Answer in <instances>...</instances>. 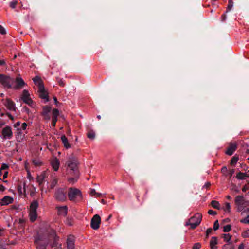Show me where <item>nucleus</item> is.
<instances>
[{"mask_svg": "<svg viewBox=\"0 0 249 249\" xmlns=\"http://www.w3.org/2000/svg\"><path fill=\"white\" fill-rule=\"evenodd\" d=\"M27 123H23L21 124V127L20 128H21L22 130L23 131L26 130V128H27Z\"/></svg>", "mask_w": 249, "mask_h": 249, "instance_id": "46", "label": "nucleus"}, {"mask_svg": "<svg viewBox=\"0 0 249 249\" xmlns=\"http://www.w3.org/2000/svg\"><path fill=\"white\" fill-rule=\"evenodd\" d=\"M236 149L237 144L236 143H231L226 151V154L228 155H231Z\"/></svg>", "mask_w": 249, "mask_h": 249, "instance_id": "20", "label": "nucleus"}, {"mask_svg": "<svg viewBox=\"0 0 249 249\" xmlns=\"http://www.w3.org/2000/svg\"><path fill=\"white\" fill-rule=\"evenodd\" d=\"M219 228V223L218 220H216L213 224V230L214 231L217 230Z\"/></svg>", "mask_w": 249, "mask_h": 249, "instance_id": "44", "label": "nucleus"}, {"mask_svg": "<svg viewBox=\"0 0 249 249\" xmlns=\"http://www.w3.org/2000/svg\"><path fill=\"white\" fill-rule=\"evenodd\" d=\"M243 213H249V205L245 208V210L241 212V213L243 214Z\"/></svg>", "mask_w": 249, "mask_h": 249, "instance_id": "55", "label": "nucleus"}, {"mask_svg": "<svg viewBox=\"0 0 249 249\" xmlns=\"http://www.w3.org/2000/svg\"><path fill=\"white\" fill-rule=\"evenodd\" d=\"M33 162L35 165L38 166H40L42 164V163L40 161V160H37V159H34L33 160Z\"/></svg>", "mask_w": 249, "mask_h": 249, "instance_id": "41", "label": "nucleus"}, {"mask_svg": "<svg viewBox=\"0 0 249 249\" xmlns=\"http://www.w3.org/2000/svg\"><path fill=\"white\" fill-rule=\"evenodd\" d=\"M35 238V243L36 249H46V246L51 241L53 240V243H50L51 247L55 246L56 243L58 240L54 230L48 227L45 230L41 231Z\"/></svg>", "mask_w": 249, "mask_h": 249, "instance_id": "1", "label": "nucleus"}, {"mask_svg": "<svg viewBox=\"0 0 249 249\" xmlns=\"http://www.w3.org/2000/svg\"><path fill=\"white\" fill-rule=\"evenodd\" d=\"M101 220L100 216L96 214L93 216L91 220V227L94 230H97L99 228Z\"/></svg>", "mask_w": 249, "mask_h": 249, "instance_id": "12", "label": "nucleus"}, {"mask_svg": "<svg viewBox=\"0 0 249 249\" xmlns=\"http://www.w3.org/2000/svg\"><path fill=\"white\" fill-rule=\"evenodd\" d=\"M95 136V134L94 131H89L87 133V137L88 138L90 139H94Z\"/></svg>", "mask_w": 249, "mask_h": 249, "instance_id": "33", "label": "nucleus"}, {"mask_svg": "<svg viewBox=\"0 0 249 249\" xmlns=\"http://www.w3.org/2000/svg\"><path fill=\"white\" fill-rule=\"evenodd\" d=\"M14 199L13 197L7 196L3 197L0 201V205L1 206L7 205L9 204H11L13 202Z\"/></svg>", "mask_w": 249, "mask_h": 249, "instance_id": "17", "label": "nucleus"}, {"mask_svg": "<svg viewBox=\"0 0 249 249\" xmlns=\"http://www.w3.org/2000/svg\"><path fill=\"white\" fill-rule=\"evenodd\" d=\"M224 249H234V248L232 245L227 244L223 246Z\"/></svg>", "mask_w": 249, "mask_h": 249, "instance_id": "38", "label": "nucleus"}, {"mask_svg": "<svg viewBox=\"0 0 249 249\" xmlns=\"http://www.w3.org/2000/svg\"><path fill=\"white\" fill-rule=\"evenodd\" d=\"M244 249V245L243 243H242L239 246L238 249Z\"/></svg>", "mask_w": 249, "mask_h": 249, "instance_id": "61", "label": "nucleus"}, {"mask_svg": "<svg viewBox=\"0 0 249 249\" xmlns=\"http://www.w3.org/2000/svg\"><path fill=\"white\" fill-rule=\"evenodd\" d=\"M69 170L71 174L74 173L77 175V173H78L76 160L73 156L70 157L67 161V170L69 171Z\"/></svg>", "mask_w": 249, "mask_h": 249, "instance_id": "8", "label": "nucleus"}, {"mask_svg": "<svg viewBox=\"0 0 249 249\" xmlns=\"http://www.w3.org/2000/svg\"><path fill=\"white\" fill-rule=\"evenodd\" d=\"M5 187L3 185L0 184V191L3 192L5 190Z\"/></svg>", "mask_w": 249, "mask_h": 249, "instance_id": "58", "label": "nucleus"}, {"mask_svg": "<svg viewBox=\"0 0 249 249\" xmlns=\"http://www.w3.org/2000/svg\"><path fill=\"white\" fill-rule=\"evenodd\" d=\"M0 83L5 88H12V85L14 83V79L9 76L0 74Z\"/></svg>", "mask_w": 249, "mask_h": 249, "instance_id": "6", "label": "nucleus"}, {"mask_svg": "<svg viewBox=\"0 0 249 249\" xmlns=\"http://www.w3.org/2000/svg\"><path fill=\"white\" fill-rule=\"evenodd\" d=\"M3 104L8 110L12 111H16V107L15 104L11 100L6 99L3 102Z\"/></svg>", "mask_w": 249, "mask_h": 249, "instance_id": "16", "label": "nucleus"}, {"mask_svg": "<svg viewBox=\"0 0 249 249\" xmlns=\"http://www.w3.org/2000/svg\"><path fill=\"white\" fill-rule=\"evenodd\" d=\"M208 213L210 215H214L217 214V213L215 211H213L212 210H209Z\"/></svg>", "mask_w": 249, "mask_h": 249, "instance_id": "50", "label": "nucleus"}, {"mask_svg": "<svg viewBox=\"0 0 249 249\" xmlns=\"http://www.w3.org/2000/svg\"><path fill=\"white\" fill-rule=\"evenodd\" d=\"M20 125H21L20 122L19 121H18L14 124L13 126L15 128H17Z\"/></svg>", "mask_w": 249, "mask_h": 249, "instance_id": "53", "label": "nucleus"}, {"mask_svg": "<svg viewBox=\"0 0 249 249\" xmlns=\"http://www.w3.org/2000/svg\"><path fill=\"white\" fill-rule=\"evenodd\" d=\"M26 85V83L22 78L20 77H17L14 79V83L12 85V88L15 89H19L23 88Z\"/></svg>", "mask_w": 249, "mask_h": 249, "instance_id": "13", "label": "nucleus"}, {"mask_svg": "<svg viewBox=\"0 0 249 249\" xmlns=\"http://www.w3.org/2000/svg\"><path fill=\"white\" fill-rule=\"evenodd\" d=\"M27 132H24L21 128H17L15 133V138L16 141L18 142H23L25 140V135Z\"/></svg>", "mask_w": 249, "mask_h": 249, "instance_id": "11", "label": "nucleus"}, {"mask_svg": "<svg viewBox=\"0 0 249 249\" xmlns=\"http://www.w3.org/2000/svg\"><path fill=\"white\" fill-rule=\"evenodd\" d=\"M248 190H249V182L242 188V191L244 192H246Z\"/></svg>", "mask_w": 249, "mask_h": 249, "instance_id": "45", "label": "nucleus"}, {"mask_svg": "<svg viewBox=\"0 0 249 249\" xmlns=\"http://www.w3.org/2000/svg\"><path fill=\"white\" fill-rule=\"evenodd\" d=\"M52 110L51 107L48 106H43L42 107V111L41 113V115L43 116V119L46 121L50 120V112Z\"/></svg>", "mask_w": 249, "mask_h": 249, "instance_id": "14", "label": "nucleus"}, {"mask_svg": "<svg viewBox=\"0 0 249 249\" xmlns=\"http://www.w3.org/2000/svg\"><path fill=\"white\" fill-rule=\"evenodd\" d=\"M53 99H54V101L55 104L57 105L58 102L57 101L56 97H53Z\"/></svg>", "mask_w": 249, "mask_h": 249, "instance_id": "64", "label": "nucleus"}, {"mask_svg": "<svg viewBox=\"0 0 249 249\" xmlns=\"http://www.w3.org/2000/svg\"><path fill=\"white\" fill-rule=\"evenodd\" d=\"M202 215L201 213H196L186 222L185 225L190 226V228L194 229L200 224L202 220Z\"/></svg>", "mask_w": 249, "mask_h": 249, "instance_id": "4", "label": "nucleus"}, {"mask_svg": "<svg viewBox=\"0 0 249 249\" xmlns=\"http://www.w3.org/2000/svg\"><path fill=\"white\" fill-rule=\"evenodd\" d=\"M51 164L54 171H58L60 166V162L57 158H55L52 159L51 161Z\"/></svg>", "mask_w": 249, "mask_h": 249, "instance_id": "21", "label": "nucleus"}, {"mask_svg": "<svg viewBox=\"0 0 249 249\" xmlns=\"http://www.w3.org/2000/svg\"><path fill=\"white\" fill-rule=\"evenodd\" d=\"M56 208L57 210L58 215L63 216L67 215L68 213V207L67 206H57Z\"/></svg>", "mask_w": 249, "mask_h": 249, "instance_id": "18", "label": "nucleus"}, {"mask_svg": "<svg viewBox=\"0 0 249 249\" xmlns=\"http://www.w3.org/2000/svg\"><path fill=\"white\" fill-rule=\"evenodd\" d=\"M39 97L45 100V102H46L48 101V96L47 92L45 91L44 87L43 88L42 90H39Z\"/></svg>", "mask_w": 249, "mask_h": 249, "instance_id": "22", "label": "nucleus"}, {"mask_svg": "<svg viewBox=\"0 0 249 249\" xmlns=\"http://www.w3.org/2000/svg\"><path fill=\"white\" fill-rule=\"evenodd\" d=\"M248 177L249 176L246 173H242L240 172L236 175V178L238 179H245Z\"/></svg>", "mask_w": 249, "mask_h": 249, "instance_id": "27", "label": "nucleus"}, {"mask_svg": "<svg viewBox=\"0 0 249 249\" xmlns=\"http://www.w3.org/2000/svg\"><path fill=\"white\" fill-rule=\"evenodd\" d=\"M238 160H239L238 157L236 156H233L231 160V165H235L236 164V163L237 162V161H238Z\"/></svg>", "mask_w": 249, "mask_h": 249, "instance_id": "30", "label": "nucleus"}, {"mask_svg": "<svg viewBox=\"0 0 249 249\" xmlns=\"http://www.w3.org/2000/svg\"><path fill=\"white\" fill-rule=\"evenodd\" d=\"M55 197L59 201H64L66 200V192L63 188L58 189L55 193Z\"/></svg>", "mask_w": 249, "mask_h": 249, "instance_id": "10", "label": "nucleus"}, {"mask_svg": "<svg viewBox=\"0 0 249 249\" xmlns=\"http://www.w3.org/2000/svg\"><path fill=\"white\" fill-rule=\"evenodd\" d=\"M90 194L92 196H95V195L97 194V193H96L95 190L94 189L91 190Z\"/></svg>", "mask_w": 249, "mask_h": 249, "instance_id": "57", "label": "nucleus"}, {"mask_svg": "<svg viewBox=\"0 0 249 249\" xmlns=\"http://www.w3.org/2000/svg\"><path fill=\"white\" fill-rule=\"evenodd\" d=\"M235 204L237 211L241 212L245 210V208L249 205V201L246 200L243 196L238 195L235 198Z\"/></svg>", "mask_w": 249, "mask_h": 249, "instance_id": "3", "label": "nucleus"}, {"mask_svg": "<svg viewBox=\"0 0 249 249\" xmlns=\"http://www.w3.org/2000/svg\"><path fill=\"white\" fill-rule=\"evenodd\" d=\"M17 4V1L16 0H13L10 3V6L12 8H15L16 5Z\"/></svg>", "mask_w": 249, "mask_h": 249, "instance_id": "43", "label": "nucleus"}, {"mask_svg": "<svg viewBox=\"0 0 249 249\" xmlns=\"http://www.w3.org/2000/svg\"><path fill=\"white\" fill-rule=\"evenodd\" d=\"M5 65V62L4 60H0V65L3 66Z\"/></svg>", "mask_w": 249, "mask_h": 249, "instance_id": "60", "label": "nucleus"}, {"mask_svg": "<svg viewBox=\"0 0 249 249\" xmlns=\"http://www.w3.org/2000/svg\"><path fill=\"white\" fill-rule=\"evenodd\" d=\"M20 99L24 103L27 104L31 107L34 108L35 107V103L32 100L31 95L27 90H23L21 95Z\"/></svg>", "mask_w": 249, "mask_h": 249, "instance_id": "7", "label": "nucleus"}, {"mask_svg": "<svg viewBox=\"0 0 249 249\" xmlns=\"http://www.w3.org/2000/svg\"><path fill=\"white\" fill-rule=\"evenodd\" d=\"M222 238H223V240L225 242H229L231 239V236L228 233L224 234L222 235Z\"/></svg>", "mask_w": 249, "mask_h": 249, "instance_id": "29", "label": "nucleus"}, {"mask_svg": "<svg viewBox=\"0 0 249 249\" xmlns=\"http://www.w3.org/2000/svg\"><path fill=\"white\" fill-rule=\"evenodd\" d=\"M59 115V111L57 109L54 108V109H53L52 119H57Z\"/></svg>", "mask_w": 249, "mask_h": 249, "instance_id": "28", "label": "nucleus"}, {"mask_svg": "<svg viewBox=\"0 0 249 249\" xmlns=\"http://www.w3.org/2000/svg\"><path fill=\"white\" fill-rule=\"evenodd\" d=\"M33 80L35 84L38 87L39 90H42L44 87L42 81L40 77L36 76L33 79Z\"/></svg>", "mask_w": 249, "mask_h": 249, "instance_id": "19", "label": "nucleus"}, {"mask_svg": "<svg viewBox=\"0 0 249 249\" xmlns=\"http://www.w3.org/2000/svg\"><path fill=\"white\" fill-rule=\"evenodd\" d=\"M240 222L245 224H249V214L245 218L241 219Z\"/></svg>", "mask_w": 249, "mask_h": 249, "instance_id": "34", "label": "nucleus"}, {"mask_svg": "<svg viewBox=\"0 0 249 249\" xmlns=\"http://www.w3.org/2000/svg\"><path fill=\"white\" fill-rule=\"evenodd\" d=\"M211 186V184L210 182H207L204 185L203 188H205L206 189H208Z\"/></svg>", "mask_w": 249, "mask_h": 249, "instance_id": "54", "label": "nucleus"}, {"mask_svg": "<svg viewBox=\"0 0 249 249\" xmlns=\"http://www.w3.org/2000/svg\"><path fill=\"white\" fill-rule=\"evenodd\" d=\"M226 18H227V16H226V14H223L222 15V16L221 17V21L222 22H224L226 20Z\"/></svg>", "mask_w": 249, "mask_h": 249, "instance_id": "51", "label": "nucleus"}, {"mask_svg": "<svg viewBox=\"0 0 249 249\" xmlns=\"http://www.w3.org/2000/svg\"><path fill=\"white\" fill-rule=\"evenodd\" d=\"M25 183H24L23 189L22 188V185L21 184H18V185L17 190H18V193H19V194L20 195H25Z\"/></svg>", "mask_w": 249, "mask_h": 249, "instance_id": "26", "label": "nucleus"}, {"mask_svg": "<svg viewBox=\"0 0 249 249\" xmlns=\"http://www.w3.org/2000/svg\"><path fill=\"white\" fill-rule=\"evenodd\" d=\"M58 83H59V85H60L62 87H64L65 86V83L64 82V81L62 79H60L58 81Z\"/></svg>", "mask_w": 249, "mask_h": 249, "instance_id": "56", "label": "nucleus"}, {"mask_svg": "<svg viewBox=\"0 0 249 249\" xmlns=\"http://www.w3.org/2000/svg\"><path fill=\"white\" fill-rule=\"evenodd\" d=\"M213 231V229L212 228H209L206 231V235L208 236L210 234L212 233Z\"/></svg>", "mask_w": 249, "mask_h": 249, "instance_id": "49", "label": "nucleus"}, {"mask_svg": "<svg viewBox=\"0 0 249 249\" xmlns=\"http://www.w3.org/2000/svg\"><path fill=\"white\" fill-rule=\"evenodd\" d=\"M57 183V179L56 178H54V179H53L52 181H51V184H50L51 188H52V189L53 188L56 186Z\"/></svg>", "mask_w": 249, "mask_h": 249, "instance_id": "36", "label": "nucleus"}, {"mask_svg": "<svg viewBox=\"0 0 249 249\" xmlns=\"http://www.w3.org/2000/svg\"><path fill=\"white\" fill-rule=\"evenodd\" d=\"M73 175L74 176V178H71L69 179V181L70 183H74L77 180L78 177V173H77V175L73 173Z\"/></svg>", "mask_w": 249, "mask_h": 249, "instance_id": "32", "label": "nucleus"}, {"mask_svg": "<svg viewBox=\"0 0 249 249\" xmlns=\"http://www.w3.org/2000/svg\"><path fill=\"white\" fill-rule=\"evenodd\" d=\"M46 172H42L40 175H38L37 177V181L39 183V184H41L44 181L45 178L46 177Z\"/></svg>", "mask_w": 249, "mask_h": 249, "instance_id": "25", "label": "nucleus"}, {"mask_svg": "<svg viewBox=\"0 0 249 249\" xmlns=\"http://www.w3.org/2000/svg\"><path fill=\"white\" fill-rule=\"evenodd\" d=\"M242 236L243 238L249 237V229L244 231L242 233Z\"/></svg>", "mask_w": 249, "mask_h": 249, "instance_id": "37", "label": "nucleus"}, {"mask_svg": "<svg viewBox=\"0 0 249 249\" xmlns=\"http://www.w3.org/2000/svg\"><path fill=\"white\" fill-rule=\"evenodd\" d=\"M2 125L0 124V137L3 140L11 139L13 136L12 127L8 125L2 127Z\"/></svg>", "mask_w": 249, "mask_h": 249, "instance_id": "2", "label": "nucleus"}, {"mask_svg": "<svg viewBox=\"0 0 249 249\" xmlns=\"http://www.w3.org/2000/svg\"><path fill=\"white\" fill-rule=\"evenodd\" d=\"M3 229L0 228V236L2 235Z\"/></svg>", "mask_w": 249, "mask_h": 249, "instance_id": "63", "label": "nucleus"}, {"mask_svg": "<svg viewBox=\"0 0 249 249\" xmlns=\"http://www.w3.org/2000/svg\"><path fill=\"white\" fill-rule=\"evenodd\" d=\"M224 211L225 212H230L231 211V206L230 204L228 202H226L225 204Z\"/></svg>", "mask_w": 249, "mask_h": 249, "instance_id": "35", "label": "nucleus"}, {"mask_svg": "<svg viewBox=\"0 0 249 249\" xmlns=\"http://www.w3.org/2000/svg\"><path fill=\"white\" fill-rule=\"evenodd\" d=\"M68 195L69 199L72 201H80L82 198L80 191L76 188H70Z\"/></svg>", "mask_w": 249, "mask_h": 249, "instance_id": "5", "label": "nucleus"}, {"mask_svg": "<svg viewBox=\"0 0 249 249\" xmlns=\"http://www.w3.org/2000/svg\"><path fill=\"white\" fill-rule=\"evenodd\" d=\"M61 139L64 147L67 149L70 148L71 147V144L69 143L68 139L66 136H62Z\"/></svg>", "mask_w": 249, "mask_h": 249, "instance_id": "24", "label": "nucleus"}, {"mask_svg": "<svg viewBox=\"0 0 249 249\" xmlns=\"http://www.w3.org/2000/svg\"><path fill=\"white\" fill-rule=\"evenodd\" d=\"M8 168V166L7 164H6L5 163H2L1 166L0 170H6V169H7Z\"/></svg>", "mask_w": 249, "mask_h": 249, "instance_id": "48", "label": "nucleus"}, {"mask_svg": "<svg viewBox=\"0 0 249 249\" xmlns=\"http://www.w3.org/2000/svg\"><path fill=\"white\" fill-rule=\"evenodd\" d=\"M57 121V119H52V125L53 127L55 126Z\"/></svg>", "mask_w": 249, "mask_h": 249, "instance_id": "52", "label": "nucleus"}, {"mask_svg": "<svg viewBox=\"0 0 249 249\" xmlns=\"http://www.w3.org/2000/svg\"><path fill=\"white\" fill-rule=\"evenodd\" d=\"M75 237L74 236L70 235L67 239V248L68 249H74L75 248Z\"/></svg>", "mask_w": 249, "mask_h": 249, "instance_id": "15", "label": "nucleus"}, {"mask_svg": "<svg viewBox=\"0 0 249 249\" xmlns=\"http://www.w3.org/2000/svg\"><path fill=\"white\" fill-rule=\"evenodd\" d=\"M8 175V172L6 171L4 172V175L3 176V179H4L5 178H7Z\"/></svg>", "mask_w": 249, "mask_h": 249, "instance_id": "59", "label": "nucleus"}, {"mask_svg": "<svg viewBox=\"0 0 249 249\" xmlns=\"http://www.w3.org/2000/svg\"><path fill=\"white\" fill-rule=\"evenodd\" d=\"M27 178H28L29 179V180H31V179L32 178V177H31V174L30 173H28V176H27Z\"/></svg>", "mask_w": 249, "mask_h": 249, "instance_id": "62", "label": "nucleus"}, {"mask_svg": "<svg viewBox=\"0 0 249 249\" xmlns=\"http://www.w3.org/2000/svg\"><path fill=\"white\" fill-rule=\"evenodd\" d=\"M38 203L36 200L33 201L30 205L29 216L30 220L34 222L37 218L36 209L38 208Z\"/></svg>", "mask_w": 249, "mask_h": 249, "instance_id": "9", "label": "nucleus"}, {"mask_svg": "<svg viewBox=\"0 0 249 249\" xmlns=\"http://www.w3.org/2000/svg\"><path fill=\"white\" fill-rule=\"evenodd\" d=\"M211 205L212 207L215 209H220V204L218 201L213 200L211 202Z\"/></svg>", "mask_w": 249, "mask_h": 249, "instance_id": "31", "label": "nucleus"}, {"mask_svg": "<svg viewBox=\"0 0 249 249\" xmlns=\"http://www.w3.org/2000/svg\"><path fill=\"white\" fill-rule=\"evenodd\" d=\"M233 2L232 0H228V5L227 7V9L228 11H230L231 9L233 6Z\"/></svg>", "mask_w": 249, "mask_h": 249, "instance_id": "39", "label": "nucleus"}, {"mask_svg": "<svg viewBox=\"0 0 249 249\" xmlns=\"http://www.w3.org/2000/svg\"><path fill=\"white\" fill-rule=\"evenodd\" d=\"M217 240L216 237H212L210 243L211 249H217Z\"/></svg>", "mask_w": 249, "mask_h": 249, "instance_id": "23", "label": "nucleus"}, {"mask_svg": "<svg viewBox=\"0 0 249 249\" xmlns=\"http://www.w3.org/2000/svg\"><path fill=\"white\" fill-rule=\"evenodd\" d=\"M231 230V226L230 225H227L223 227V231L224 232H228Z\"/></svg>", "mask_w": 249, "mask_h": 249, "instance_id": "42", "label": "nucleus"}, {"mask_svg": "<svg viewBox=\"0 0 249 249\" xmlns=\"http://www.w3.org/2000/svg\"><path fill=\"white\" fill-rule=\"evenodd\" d=\"M201 247V244L200 243H196L194 244L192 249H200Z\"/></svg>", "mask_w": 249, "mask_h": 249, "instance_id": "40", "label": "nucleus"}, {"mask_svg": "<svg viewBox=\"0 0 249 249\" xmlns=\"http://www.w3.org/2000/svg\"><path fill=\"white\" fill-rule=\"evenodd\" d=\"M0 33L2 35H5L6 33L5 28L0 25Z\"/></svg>", "mask_w": 249, "mask_h": 249, "instance_id": "47", "label": "nucleus"}]
</instances>
